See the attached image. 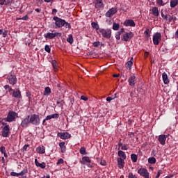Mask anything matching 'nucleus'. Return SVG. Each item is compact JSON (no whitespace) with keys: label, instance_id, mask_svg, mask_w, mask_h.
Returning <instances> with one entry per match:
<instances>
[{"label":"nucleus","instance_id":"4d7b16f0","mask_svg":"<svg viewBox=\"0 0 178 178\" xmlns=\"http://www.w3.org/2000/svg\"><path fill=\"white\" fill-rule=\"evenodd\" d=\"M10 175L11 176H20V174L15 172H11Z\"/></svg>","mask_w":178,"mask_h":178},{"label":"nucleus","instance_id":"473e14b6","mask_svg":"<svg viewBox=\"0 0 178 178\" xmlns=\"http://www.w3.org/2000/svg\"><path fill=\"white\" fill-rule=\"evenodd\" d=\"M177 20V17H176L175 16V15H173L172 16L170 15L169 18H168L169 23L172 22H174V23H175V22H176Z\"/></svg>","mask_w":178,"mask_h":178},{"label":"nucleus","instance_id":"412c9836","mask_svg":"<svg viewBox=\"0 0 178 178\" xmlns=\"http://www.w3.org/2000/svg\"><path fill=\"white\" fill-rule=\"evenodd\" d=\"M81 163H82V165H86V163H91V159H90V157L88 156H83Z\"/></svg>","mask_w":178,"mask_h":178},{"label":"nucleus","instance_id":"09e8293b","mask_svg":"<svg viewBox=\"0 0 178 178\" xmlns=\"http://www.w3.org/2000/svg\"><path fill=\"white\" fill-rule=\"evenodd\" d=\"M0 152H1V154H3L4 152H6V149H5L4 146H1L0 147Z\"/></svg>","mask_w":178,"mask_h":178},{"label":"nucleus","instance_id":"a211bd4d","mask_svg":"<svg viewBox=\"0 0 178 178\" xmlns=\"http://www.w3.org/2000/svg\"><path fill=\"white\" fill-rule=\"evenodd\" d=\"M117 162L119 169H123V168H124V160L122 158H118Z\"/></svg>","mask_w":178,"mask_h":178},{"label":"nucleus","instance_id":"f8f14e48","mask_svg":"<svg viewBox=\"0 0 178 178\" xmlns=\"http://www.w3.org/2000/svg\"><path fill=\"white\" fill-rule=\"evenodd\" d=\"M166 138H168V135H160L159 136L158 141L161 145H165L166 144Z\"/></svg>","mask_w":178,"mask_h":178},{"label":"nucleus","instance_id":"72a5a7b5","mask_svg":"<svg viewBox=\"0 0 178 178\" xmlns=\"http://www.w3.org/2000/svg\"><path fill=\"white\" fill-rule=\"evenodd\" d=\"M51 94V88L49 87H46L44 88V91L43 92L44 95H49Z\"/></svg>","mask_w":178,"mask_h":178},{"label":"nucleus","instance_id":"393cba45","mask_svg":"<svg viewBox=\"0 0 178 178\" xmlns=\"http://www.w3.org/2000/svg\"><path fill=\"white\" fill-rule=\"evenodd\" d=\"M162 77L164 84H169V79L168 78V74H166V72L162 74Z\"/></svg>","mask_w":178,"mask_h":178},{"label":"nucleus","instance_id":"bb28decb","mask_svg":"<svg viewBox=\"0 0 178 178\" xmlns=\"http://www.w3.org/2000/svg\"><path fill=\"white\" fill-rule=\"evenodd\" d=\"M118 158H121L122 159H126V153L122 150H119L118 152Z\"/></svg>","mask_w":178,"mask_h":178},{"label":"nucleus","instance_id":"6e6d98bb","mask_svg":"<svg viewBox=\"0 0 178 178\" xmlns=\"http://www.w3.org/2000/svg\"><path fill=\"white\" fill-rule=\"evenodd\" d=\"M1 34H2L3 37L5 38L6 37V35H8V31H3Z\"/></svg>","mask_w":178,"mask_h":178},{"label":"nucleus","instance_id":"1a4fd4ad","mask_svg":"<svg viewBox=\"0 0 178 178\" xmlns=\"http://www.w3.org/2000/svg\"><path fill=\"white\" fill-rule=\"evenodd\" d=\"M138 173L140 175L143 177L149 178V172H148V170L145 168H140L138 170Z\"/></svg>","mask_w":178,"mask_h":178},{"label":"nucleus","instance_id":"4be33fe9","mask_svg":"<svg viewBox=\"0 0 178 178\" xmlns=\"http://www.w3.org/2000/svg\"><path fill=\"white\" fill-rule=\"evenodd\" d=\"M152 13L153 16L158 17V16H159V10H158V7H153L152 9Z\"/></svg>","mask_w":178,"mask_h":178},{"label":"nucleus","instance_id":"6ab92c4d","mask_svg":"<svg viewBox=\"0 0 178 178\" xmlns=\"http://www.w3.org/2000/svg\"><path fill=\"white\" fill-rule=\"evenodd\" d=\"M35 166H37L38 168H41V169H45V167L47 166V164L44 162L40 163L37 159H35Z\"/></svg>","mask_w":178,"mask_h":178},{"label":"nucleus","instance_id":"c9c22d12","mask_svg":"<svg viewBox=\"0 0 178 178\" xmlns=\"http://www.w3.org/2000/svg\"><path fill=\"white\" fill-rule=\"evenodd\" d=\"M73 35L70 34L68 35V38L67 39V42H69V44H73Z\"/></svg>","mask_w":178,"mask_h":178},{"label":"nucleus","instance_id":"4c0bfd02","mask_svg":"<svg viewBox=\"0 0 178 178\" xmlns=\"http://www.w3.org/2000/svg\"><path fill=\"white\" fill-rule=\"evenodd\" d=\"M79 152L81 154V155H87V152H86L85 147H81L79 149Z\"/></svg>","mask_w":178,"mask_h":178},{"label":"nucleus","instance_id":"864d4df0","mask_svg":"<svg viewBox=\"0 0 178 178\" xmlns=\"http://www.w3.org/2000/svg\"><path fill=\"white\" fill-rule=\"evenodd\" d=\"M61 163H63V159H60L58 160L56 165H60Z\"/></svg>","mask_w":178,"mask_h":178},{"label":"nucleus","instance_id":"c03bdc74","mask_svg":"<svg viewBox=\"0 0 178 178\" xmlns=\"http://www.w3.org/2000/svg\"><path fill=\"white\" fill-rule=\"evenodd\" d=\"M44 51H46V52H48V54H49L51 52V48L49 47V46L48 44L45 45Z\"/></svg>","mask_w":178,"mask_h":178},{"label":"nucleus","instance_id":"79ce46f5","mask_svg":"<svg viewBox=\"0 0 178 178\" xmlns=\"http://www.w3.org/2000/svg\"><path fill=\"white\" fill-rule=\"evenodd\" d=\"M156 3L159 5V6H165V5H166V3H163V0H157Z\"/></svg>","mask_w":178,"mask_h":178},{"label":"nucleus","instance_id":"ddd939ff","mask_svg":"<svg viewBox=\"0 0 178 178\" xmlns=\"http://www.w3.org/2000/svg\"><path fill=\"white\" fill-rule=\"evenodd\" d=\"M118 12V10L115 8H111L108 12L106 13V17H112Z\"/></svg>","mask_w":178,"mask_h":178},{"label":"nucleus","instance_id":"69168bd1","mask_svg":"<svg viewBox=\"0 0 178 178\" xmlns=\"http://www.w3.org/2000/svg\"><path fill=\"white\" fill-rule=\"evenodd\" d=\"M58 12V10H56V8L52 10V15H55V13H56Z\"/></svg>","mask_w":178,"mask_h":178},{"label":"nucleus","instance_id":"680f3d73","mask_svg":"<svg viewBox=\"0 0 178 178\" xmlns=\"http://www.w3.org/2000/svg\"><path fill=\"white\" fill-rule=\"evenodd\" d=\"M54 34H55L56 37H62V33H56Z\"/></svg>","mask_w":178,"mask_h":178},{"label":"nucleus","instance_id":"e2e57ef3","mask_svg":"<svg viewBox=\"0 0 178 178\" xmlns=\"http://www.w3.org/2000/svg\"><path fill=\"white\" fill-rule=\"evenodd\" d=\"M118 33H120V34H123V33H124V29H121L120 31H118Z\"/></svg>","mask_w":178,"mask_h":178},{"label":"nucleus","instance_id":"b1692460","mask_svg":"<svg viewBox=\"0 0 178 178\" xmlns=\"http://www.w3.org/2000/svg\"><path fill=\"white\" fill-rule=\"evenodd\" d=\"M36 151L38 154H45V147L39 146L36 148Z\"/></svg>","mask_w":178,"mask_h":178},{"label":"nucleus","instance_id":"a878e982","mask_svg":"<svg viewBox=\"0 0 178 178\" xmlns=\"http://www.w3.org/2000/svg\"><path fill=\"white\" fill-rule=\"evenodd\" d=\"M44 37H45L46 38H49V40H52L55 38L56 35L54 33H47L44 35Z\"/></svg>","mask_w":178,"mask_h":178},{"label":"nucleus","instance_id":"052dcab7","mask_svg":"<svg viewBox=\"0 0 178 178\" xmlns=\"http://www.w3.org/2000/svg\"><path fill=\"white\" fill-rule=\"evenodd\" d=\"M36 3L40 5H41V3H44V0H36Z\"/></svg>","mask_w":178,"mask_h":178},{"label":"nucleus","instance_id":"2f4dec72","mask_svg":"<svg viewBox=\"0 0 178 178\" xmlns=\"http://www.w3.org/2000/svg\"><path fill=\"white\" fill-rule=\"evenodd\" d=\"M178 5V0H171L170 1V7L171 8H176Z\"/></svg>","mask_w":178,"mask_h":178},{"label":"nucleus","instance_id":"e433bc0d","mask_svg":"<svg viewBox=\"0 0 178 178\" xmlns=\"http://www.w3.org/2000/svg\"><path fill=\"white\" fill-rule=\"evenodd\" d=\"M148 162L152 164L156 163V159H155V157H149L148 159Z\"/></svg>","mask_w":178,"mask_h":178},{"label":"nucleus","instance_id":"9b49d317","mask_svg":"<svg viewBox=\"0 0 178 178\" xmlns=\"http://www.w3.org/2000/svg\"><path fill=\"white\" fill-rule=\"evenodd\" d=\"M123 24L124 26H126V27H128L129 26L130 27H136V22H134V20L133 19H126Z\"/></svg>","mask_w":178,"mask_h":178},{"label":"nucleus","instance_id":"dca6fc26","mask_svg":"<svg viewBox=\"0 0 178 178\" xmlns=\"http://www.w3.org/2000/svg\"><path fill=\"white\" fill-rule=\"evenodd\" d=\"M12 95L14 98H16L17 99H20V98H22V92L19 89H16V90H14Z\"/></svg>","mask_w":178,"mask_h":178},{"label":"nucleus","instance_id":"cd10ccee","mask_svg":"<svg viewBox=\"0 0 178 178\" xmlns=\"http://www.w3.org/2000/svg\"><path fill=\"white\" fill-rule=\"evenodd\" d=\"M133 66V57L131 60L126 63V68L129 69V70H131V67Z\"/></svg>","mask_w":178,"mask_h":178},{"label":"nucleus","instance_id":"423d86ee","mask_svg":"<svg viewBox=\"0 0 178 178\" xmlns=\"http://www.w3.org/2000/svg\"><path fill=\"white\" fill-rule=\"evenodd\" d=\"M161 41H162V35L160 33H156L153 35V44L154 45H159Z\"/></svg>","mask_w":178,"mask_h":178},{"label":"nucleus","instance_id":"aec40b11","mask_svg":"<svg viewBox=\"0 0 178 178\" xmlns=\"http://www.w3.org/2000/svg\"><path fill=\"white\" fill-rule=\"evenodd\" d=\"M51 65L53 66L54 72H58V67H59V65L58 64V61H56V60H53L51 61Z\"/></svg>","mask_w":178,"mask_h":178},{"label":"nucleus","instance_id":"37998d69","mask_svg":"<svg viewBox=\"0 0 178 178\" xmlns=\"http://www.w3.org/2000/svg\"><path fill=\"white\" fill-rule=\"evenodd\" d=\"M26 173H29V170L27 168L24 169L21 172L19 173V176H24Z\"/></svg>","mask_w":178,"mask_h":178},{"label":"nucleus","instance_id":"f03ea898","mask_svg":"<svg viewBox=\"0 0 178 178\" xmlns=\"http://www.w3.org/2000/svg\"><path fill=\"white\" fill-rule=\"evenodd\" d=\"M98 34H102L103 38L109 40L112 37V29L100 28L97 31Z\"/></svg>","mask_w":178,"mask_h":178},{"label":"nucleus","instance_id":"8fccbe9b","mask_svg":"<svg viewBox=\"0 0 178 178\" xmlns=\"http://www.w3.org/2000/svg\"><path fill=\"white\" fill-rule=\"evenodd\" d=\"M29 19V15H26L25 16L22 17V18H19L18 20H27Z\"/></svg>","mask_w":178,"mask_h":178},{"label":"nucleus","instance_id":"a19ab883","mask_svg":"<svg viewBox=\"0 0 178 178\" xmlns=\"http://www.w3.org/2000/svg\"><path fill=\"white\" fill-rule=\"evenodd\" d=\"M4 90H8V92H12V91L13 92V91H15V90H13L9 85H6L4 86Z\"/></svg>","mask_w":178,"mask_h":178},{"label":"nucleus","instance_id":"a18cd8bd","mask_svg":"<svg viewBox=\"0 0 178 178\" xmlns=\"http://www.w3.org/2000/svg\"><path fill=\"white\" fill-rule=\"evenodd\" d=\"M115 98H116V95H115V97H108L106 98V101L108 102H111V101H112L113 99H115Z\"/></svg>","mask_w":178,"mask_h":178},{"label":"nucleus","instance_id":"bf43d9fd","mask_svg":"<svg viewBox=\"0 0 178 178\" xmlns=\"http://www.w3.org/2000/svg\"><path fill=\"white\" fill-rule=\"evenodd\" d=\"M121 149H122V151H127V146H126V145H122Z\"/></svg>","mask_w":178,"mask_h":178},{"label":"nucleus","instance_id":"49530a36","mask_svg":"<svg viewBox=\"0 0 178 178\" xmlns=\"http://www.w3.org/2000/svg\"><path fill=\"white\" fill-rule=\"evenodd\" d=\"M120 35H122V34L120 33V32H117L115 34V38L116 40H120Z\"/></svg>","mask_w":178,"mask_h":178},{"label":"nucleus","instance_id":"0eeeda50","mask_svg":"<svg viewBox=\"0 0 178 178\" xmlns=\"http://www.w3.org/2000/svg\"><path fill=\"white\" fill-rule=\"evenodd\" d=\"M134 37V33L133 32H125L122 35V41H125V42H127V41H130Z\"/></svg>","mask_w":178,"mask_h":178},{"label":"nucleus","instance_id":"58836bf2","mask_svg":"<svg viewBox=\"0 0 178 178\" xmlns=\"http://www.w3.org/2000/svg\"><path fill=\"white\" fill-rule=\"evenodd\" d=\"M119 27H120V25L116 22H114L113 24V30L118 31L119 30Z\"/></svg>","mask_w":178,"mask_h":178},{"label":"nucleus","instance_id":"603ef678","mask_svg":"<svg viewBox=\"0 0 178 178\" xmlns=\"http://www.w3.org/2000/svg\"><path fill=\"white\" fill-rule=\"evenodd\" d=\"M81 99H82L83 101H88V97H86L84 95H82L81 97Z\"/></svg>","mask_w":178,"mask_h":178},{"label":"nucleus","instance_id":"9d476101","mask_svg":"<svg viewBox=\"0 0 178 178\" xmlns=\"http://www.w3.org/2000/svg\"><path fill=\"white\" fill-rule=\"evenodd\" d=\"M58 137H60L62 140H67L68 138H70L71 135L69 134V132H59L57 134Z\"/></svg>","mask_w":178,"mask_h":178},{"label":"nucleus","instance_id":"0e129e2a","mask_svg":"<svg viewBox=\"0 0 178 178\" xmlns=\"http://www.w3.org/2000/svg\"><path fill=\"white\" fill-rule=\"evenodd\" d=\"M161 170H159L158 172H157V175L156 176V177H159L161 176Z\"/></svg>","mask_w":178,"mask_h":178},{"label":"nucleus","instance_id":"338daca9","mask_svg":"<svg viewBox=\"0 0 178 178\" xmlns=\"http://www.w3.org/2000/svg\"><path fill=\"white\" fill-rule=\"evenodd\" d=\"M133 123V120H128V124H129V126H131V124Z\"/></svg>","mask_w":178,"mask_h":178},{"label":"nucleus","instance_id":"f3484780","mask_svg":"<svg viewBox=\"0 0 178 178\" xmlns=\"http://www.w3.org/2000/svg\"><path fill=\"white\" fill-rule=\"evenodd\" d=\"M128 83L131 87L136 86V76L131 75L128 80Z\"/></svg>","mask_w":178,"mask_h":178},{"label":"nucleus","instance_id":"13d9d810","mask_svg":"<svg viewBox=\"0 0 178 178\" xmlns=\"http://www.w3.org/2000/svg\"><path fill=\"white\" fill-rule=\"evenodd\" d=\"M29 147H30L29 145H24V146L22 148L23 151H27V148H29Z\"/></svg>","mask_w":178,"mask_h":178},{"label":"nucleus","instance_id":"4468645a","mask_svg":"<svg viewBox=\"0 0 178 178\" xmlns=\"http://www.w3.org/2000/svg\"><path fill=\"white\" fill-rule=\"evenodd\" d=\"M95 8L96 9H104V3L102 2V0H95Z\"/></svg>","mask_w":178,"mask_h":178},{"label":"nucleus","instance_id":"20e7f679","mask_svg":"<svg viewBox=\"0 0 178 178\" xmlns=\"http://www.w3.org/2000/svg\"><path fill=\"white\" fill-rule=\"evenodd\" d=\"M1 124L4 126L1 131L2 137H9V134H10V127L3 122H1Z\"/></svg>","mask_w":178,"mask_h":178},{"label":"nucleus","instance_id":"3c124183","mask_svg":"<svg viewBox=\"0 0 178 178\" xmlns=\"http://www.w3.org/2000/svg\"><path fill=\"white\" fill-rule=\"evenodd\" d=\"M99 45H101V42H93V47H99Z\"/></svg>","mask_w":178,"mask_h":178},{"label":"nucleus","instance_id":"f704fd0d","mask_svg":"<svg viewBox=\"0 0 178 178\" xmlns=\"http://www.w3.org/2000/svg\"><path fill=\"white\" fill-rule=\"evenodd\" d=\"M138 158V156H137V154H132L131 155V159L132 162H134V163L137 162Z\"/></svg>","mask_w":178,"mask_h":178},{"label":"nucleus","instance_id":"39448f33","mask_svg":"<svg viewBox=\"0 0 178 178\" xmlns=\"http://www.w3.org/2000/svg\"><path fill=\"white\" fill-rule=\"evenodd\" d=\"M16 116H17V113H16V112H15V111H10L8 113L7 118H4L3 120L10 123V122H13V120H15L16 119Z\"/></svg>","mask_w":178,"mask_h":178},{"label":"nucleus","instance_id":"5701e85b","mask_svg":"<svg viewBox=\"0 0 178 178\" xmlns=\"http://www.w3.org/2000/svg\"><path fill=\"white\" fill-rule=\"evenodd\" d=\"M59 118V114L55 113L46 117V120H51V119H58Z\"/></svg>","mask_w":178,"mask_h":178},{"label":"nucleus","instance_id":"c85d7f7f","mask_svg":"<svg viewBox=\"0 0 178 178\" xmlns=\"http://www.w3.org/2000/svg\"><path fill=\"white\" fill-rule=\"evenodd\" d=\"M91 26H92V29H95L97 33H98V31H99V29H100L99 25L97 22H92Z\"/></svg>","mask_w":178,"mask_h":178},{"label":"nucleus","instance_id":"2eb2a0df","mask_svg":"<svg viewBox=\"0 0 178 178\" xmlns=\"http://www.w3.org/2000/svg\"><path fill=\"white\" fill-rule=\"evenodd\" d=\"M30 115H28L26 118H24L22 120L21 126L22 127H27L29 124H30Z\"/></svg>","mask_w":178,"mask_h":178},{"label":"nucleus","instance_id":"f257e3e1","mask_svg":"<svg viewBox=\"0 0 178 178\" xmlns=\"http://www.w3.org/2000/svg\"><path fill=\"white\" fill-rule=\"evenodd\" d=\"M53 20H54L55 24L56 27H58V29H60V27H65V29H72V26L68 23L66 22L65 19H63L62 18H59L58 17H54Z\"/></svg>","mask_w":178,"mask_h":178},{"label":"nucleus","instance_id":"c756f323","mask_svg":"<svg viewBox=\"0 0 178 178\" xmlns=\"http://www.w3.org/2000/svg\"><path fill=\"white\" fill-rule=\"evenodd\" d=\"M59 147L61 149V152H65L66 151V146H65V142H61L59 143Z\"/></svg>","mask_w":178,"mask_h":178},{"label":"nucleus","instance_id":"de8ad7c7","mask_svg":"<svg viewBox=\"0 0 178 178\" xmlns=\"http://www.w3.org/2000/svg\"><path fill=\"white\" fill-rule=\"evenodd\" d=\"M128 178H137V176L134 175L133 172H129L128 175Z\"/></svg>","mask_w":178,"mask_h":178},{"label":"nucleus","instance_id":"774afa93","mask_svg":"<svg viewBox=\"0 0 178 178\" xmlns=\"http://www.w3.org/2000/svg\"><path fill=\"white\" fill-rule=\"evenodd\" d=\"M6 0H0V5H5Z\"/></svg>","mask_w":178,"mask_h":178},{"label":"nucleus","instance_id":"5fc2aeb1","mask_svg":"<svg viewBox=\"0 0 178 178\" xmlns=\"http://www.w3.org/2000/svg\"><path fill=\"white\" fill-rule=\"evenodd\" d=\"M100 164L102 165V166H106V161H105V160H102L100 161Z\"/></svg>","mask_w":178,"mask_h":178},{"label":"nucleus","instance_id":"ea45409f","mask_svg":"<svg viewBox=\"0 0 178 178\" xmlns=\"http://www.w3.org/2000/svg\"><path fill=\"white\" fill-rule=\"evenodd\" d=\"M151 31H149V29H147L146 31H145V37H147V38H149V37H151V34H150Z\"/></svg>","mask_w":178,"mask_h":178},{"label":"nucleus","instance_id":"7c9ffc66","mask_svg":"<svg viewBox=\"0 0 178 178\" xmlns=\"http://www.w3.org/2000/svg\"><path fill=\"white\" fill-rule=\"evenodd\" d=\"M161 17L163 19V20H165V22L169 21V16H170L169 14L165 15V14H163V12L161 11Z\"/></svg>","mask_w":178,"mask_h":178},{"label":"nucleus","instance_id":"6e6552de","mask_svg":"<svg viewBox=\"0 0 178 178\" xmlns=\"http://www.w3.org/2000/svg\"><path fill=\"white\" fill-rule=\"evenodd\" d=\"M7 79L8 80L9 84H11V86H15V84L17 83V78H16V75L15 74H9Z\"/></svg>","mask_w":178,"mask_h":178},{"label":"nucleus","instance_id":"7ed1b4c3","mask_svg":"<svg viewBox=\"0 0 178 178\" xmlns=\"http://www.w3.org/2000/svg\"><path fill=\"white\" fill-rule=\"evenodd\" d=\"M29 120L31 124H33V126H38L40 124L41 120L40 119V115L37 114H32L29 117Z\"/></svg>","mask_w":178,"mask_h":178}]
</instances>
